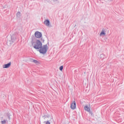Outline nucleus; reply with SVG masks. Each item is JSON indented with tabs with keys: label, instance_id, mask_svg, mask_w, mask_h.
Wrapping results in <instances>:
<instances>
[{
	"label": "nucleus",
	"instance_id": "obj_3",
	"mask_svg": "<svg viewBox=\"0 0 124 124\" xmlns=\"http://www.w3.org/2000/svg\"><path fill=\"white\" fill-rule=\"evenodd\" d=\"M34 35L36 38H41V37H42V34L39 31H36L34 33Z\"/></svg>",
	"mask_w": 124,
	"mask_h": 124
},
{
	"label": "nucleus",
	"instance_id": "obj_2",
	"mask_svg": "<svg viewBox=\"0 0 124 124\" xmlns=\"http://www.w3.org/2000/svg\"><path fill=\"white\" fill-rule=\"evenodd\" d=\"M39 49V52L40 53V54L45 55V54L47 53V51H48V46L47 45L42 46Z\"/></svg>",
	"mask_w": 124,
	"mask_h": 124
},
{
	"label": "nucleus",
	"instance_id": "obj_15",
	"mask_svg": "<svg viewBox=\"0 0 124 124\" xmlns=\"http://www.w3.org/2000/svg\"><path fill=\"white\" fill-rule=\"evenodd\" d=\"M88 112H89V113L90 114H91V115H93V112H92V111L89 110V111H88Z\"/></svg>",
	"mask_w": 124,
	"mask_h": 124
},
{
	"label": "nucleus",
	"instance_id": "obj_4",
	"mask_svg": "<svg viewBox=\"0 0 124 124\" xmlns=\"http://www.w3.org/2000/svg\"><path fill=\"white\" fill-rule=\"evenodd\" d=\"M71 108L72 110H75L76 109V102L74 101L71 104Z\"/></svg>",
	"mask_w": 124,
	"mask_h": 124
},
{
	"label": "nucleus",
	"instance_id": "obj_7",
	"mask_svg": "<svg viewBox=\"0 0 124 124\" xmlns=\"http://www.w3.org/2000/svg\"><path fill=\"white\" fill-rule=\"evenodd\" d=\"M84 110L85 111H87V112H90V111L91 110V108H90V107L86 105L84 107Z\"/></svg>",
	"mask_w": 124,
	"mask_h": 124
},
{
	"label": "nucleus",
	"instance_id": "obj_9",
	"mask_svg": "<svg viewBox=\"0 0 124 124\" xmlns=\"http://www.w3.org/2000/svg\"><path fill=\"white\" fill-rule=\"evenodd\" d=\"M20 16H21V12H18L16 13V16H17L18 18H20Z\"/></svg>",
	"mask_w": 124,
	"mask_h": 124
},
{
	"label": "nucleus",
	"instance_id": "obj_8",
	"mask_svg": "<svg viewBox=\"0 0 124 124\" xmlns=\"http://www.w3.org/2000/svg\"><path fill=\"white\" fill-rule=\"evenodd\" d=\"M106 33H105V30L104 29H103L101 33H100V36H101V35H105Z\"/></svg>",
	"mask_w": 124,
	"mask_h": 124
},
{
	"label": "nucleus",
	"instance_id": "obj_12",
	"mask_svg": "<svg viewBox=\"0 0 124 124\" xmlns=\"http://www.w3.org/2000/svg\"><path fill=\"white\" fill-rule=\"evenodd\" d=\"M33 62H34V63H38V61H37L36 60H33Z\"/></svg>",
	"mask_w": 124,
	"mask_h": 124
},
{
	"label": "nucleus",
	"instance_id": "obj_6",
	"mask_svg": "<svg viewBox=\"0 0 124 124\" xmlns=\"http://www.w3.org/2000/svg\"><path fill=\"white\" fill-rule=\"evenodd\" d=\"M44 23L46 27H49V26H50V21L48 19L45 20Z\"/></svg>",
	"mask_w": 124,
	"mask_h": 124
},
{
	"label": "nucleus",
	"instance_id": "obj_10",
	"mask_svg": "<svg viewBox=\"0 0 124 124\" xmlns=\"http://www.w3.org/2000/svg\"><path fill=\"white\" fill-rule=\"evenodd\" d=\"M6 122H7V120L1 121V124H6Z\"/></svg>",
	"mask_w": 124,
	"mask_h": 124
},
{
	"label": "nucleus",
	"instance_id": "obj_18",
	"mask_svg": "<svg viewBox=\"0 0 124 124\" xmlns=\"http://www.w3.org/2000/svg\"><path fill=\"white\" fill-rule=\"evenodd\" d=\"M9 120H10V116H8Z\"/></svg>",
	"mask_w": 124,
	"mask_h": 124
},
{
	"label": "nucleus",
	"instance_id": "obj_13",
	"mask_svg": "<svg viewBox=\"0 0 124 124\" xmlns=\"http://www.w3.org/2000/svg\"><path fill=\"white\" fill-rule=\"evenodd\" d=\"M53 1L55 3H57V2H59V1L58 0H53Z\"/></svg>",
	"mask_w": 124,
	"mask_h": 124
},
{
	"label": "nucleus",
	"instance_id": "obj_17",
	"mask_svg": "<svg viewBox=\"0 0 124 124\" xmlns=\"http://www.w3.org/2000/svg\"><path fill=\"white\" fill-rule=\"evenodd\" d=\"M41 40H42V41H43V42H44V39H42V38H41Z\"/></svg>",
	"mask_w": 124,
	"mask_h": 124
},
{
	"label": "nucleus",
	"instance_id": "obj_1",
	"mask_svg": "<svg viewBox=\"0 0 124 124\" xmlns=\"http://www.w3.org/2000/svg\"><path fill=\"white\" fill-rule=\"evenodd\" d=\"M31 43L32 44V46L36 50H39V49H40V47L42 46V43L39 40H37L36 42H34V41H33V40H32L31 41Z\"/></svg>",
	"mask_w": 124,
	"mask_h": 124
},
{
	"label": "nucleus",
	"instance_id": "obj_14",
	"mask_svg": "<svg viewBox=\"0 0 124 124\" xmlns=\"http://www.w3.org/2000/svg\"><path fill=\"white\" fill-rule=\"evenodd\" d=\"M14 41H15V39L13 40L12 37H11V41H12V42H14Z\"/></svg>",
	"mask_w": 124,
	"mask_h": 124
},
{
	"label": "nucleus",
	"instance_id": "obj_5",
	"mask_svg": "<svg viewBox=\"0 0 124 124\" xmlns=\"http://www.w3.org/2000/svg\"><path fill=\"white\" fill-rule=\"evenodd\" d=\"M11 65V62L8 63L7 64H5L3 65V68H8L10 67Z\"/></svg>",
	"mask_w": 124,
	"mask_h": 124
},
{
	"label": "nucleus",
	"instance_id": "obj_11",
	"mask_svg": "<svg viewBox=\"0 0 124 124\" xmlns=\"http://www.w3.org/2000/svg\"><path fill=\"white\" fill-rule=\"evenodd\" d=\"M59 69L61 71H62V70L63 69V66H61L59 68Z\"/></svg>",
	"mask_w": 124,
	"mask_h": 124
},
{
	"label": "nucleus",
	"instance_id": "obj_16",
	"mask_svg": "<svg viewBox=\"0 0 124 124\" xmlns=\"http://www.w3.org/2000/svg\"><path fill=\"white\" fill-rule=\"evenodd\" d=\"M46 124H51L50 123V122L47 121L46 122Z\"/></svg>",
	"mask_w": 124,
	"mask_h": 124
}]
</instances>
